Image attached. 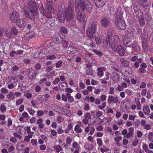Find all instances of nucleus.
Here are the masks:
<instances>
[{"label": "nucleus", "instance_id": "f257e3e1", "mask_svg": "<svg viewBox=\"0 0 153 153\" xmlns=\"http://www.w3.org/2000/svg\"><path fill=\"white\" fill-rule=\"evenodd\" d=\"M24 10L25 15L31 19H34L35 17L37 16L39 13L36 3L32 1L29 2L27 7H24Z\"/></svg>", "mask_w": 153, "mask_h": 153}, {"label": "nucleus", "instance_id": "f03ea898", "mask_svg": "<svg viewBox=\"0 0 153 153\" xmlns=\"http://www.w3.org/2000/svg\"><path fill=\"white\" fill-rule=\"evenodd\" d=\"M86 9L89 13L92 10V7L90 2L88 0H81L78 4L76 5L75 11L80 12L81 10L84 11Z\"/></svg>", "mask_w": 153, "mask_h": 153}, {"label": "nucleus", "instance_id": "7ed1b4c3", "mask_svg": "<svg viewBox=\"0 0 153 153\" xmlns=\"http://www.w3.org/2000/svg\"><path fill=\"white\" fill-rule=\"evenodd\" d=\"M51 3L50 1L48 2L46 4V7L45 10H44L43 5L42 3H40L38 5L40 13L44 16L46 17L50 18L52 17L51 13H53V10L51 6Z\"/></svg>", "mask_w": 153, "mask_h": 153}, {"label": "nucleus", "instance_id": "20e7f679", "mask_svg": "<svg viewBox=\"0 0 153 153\" xmlns=\"http://www.w3.org/2000/svg\"><path fill=\"white\" fill-rule=\"evenodd\" d=\"M111 32L108 31L107 33V44L111 46L112 49L116 47L120 42V40L117 35H115L112 39H111Z\"/></svg>", "mask_w": 153, "mask_h": 153}, {"label": "nucleus", "instance_id": "39448f33", "mask_svg": "<svg viewBox=\"0 0 153 153\" xmlns=\"http://www.w3.org/2000/svg\"><path fill=\"white\" fill-rule=\"evenodd\" d=\"M97 29V24L93 22L91 25L90 26L88 27L86 30L87 36L91 39H93L96 35Z\"/></svg>", "mask_w": 153, "mask_h": 153}, {"label": "nucleus", "instance_id": "423d86ee", "mask_svg": "<svg viewBox=\"0 0 153 153\" xmlns=\"http://www.w3.org/2000/svg\"><path fill=\"white\" fill-rule=\"evenodd\" d=\"M74 9L71 7H68L65 10L63 15L66 19L70 21L72 19L74 16Z\"/></svg>", "mask_w": 153, "mask_h": 153}, {"label": "nucleus", "instance_id": "0eeeda50", "mask_svg": "<svg viewBox=\"0 0 153 153\" xmlns=\"http://www.w3.org/2000/svg\"><path fill=\"white\" fill-rule=\"evenodd\" d=\"M129 101L128 99H125L122 100L120 105L121 110L124 112H127L129 110L128 105L126 103Z\"/></svg>", "mask_w": 153, "mask_h": 153}, {"label": "nucleus", "instance_id": "6e6552de", "mask_svg": "<svg viewBox=\"0 0 153 153\" xmlns=\"http://www.w3.org/2000/svg\"><path fill=\"white\" fill-rule=\"evenodd\" d=\"M112 50L116 52L120 56H124L125 54L124 48L121 45H119L116 48L115 47L112 48Z\"/></svg>", "mask_w": 153, "mask_h": 153}, {"label": "nucleus", "instance_id": "1a4fd4ad", "mask_svg": "<svg viewBox=\"0 0 153 153\" xmlns=\"http://www.w3.org/2000/svg\"><path fill=\"white\" fill-rule=\"evenodd\" d=\"M62 100L65 102L68 101L69 103L73 102L74 100V97L72 96L70 94L66 93L65 94H63L62 96Z\"/></svg>", "mask_w": 153, "mask_h": 153}, {"label": "nucleus", "instance_id": "9d476101", "mask_svg": "<svg viewBox=\"0 0 153 153\" xmlns=\"http://www.w3.org/2000/svg\"><path fill=\"white\" fill-rule=\"evenodd\" d=\"M10 20L12 22H16L20 18V15L16 11H13L10 16Z\"/></svg>", "mask_w": 153, "mask_h": 153}, {"label": "nucleus", "instance_id": "9b49d317", "mask_svg": "<svg viewBox=\"0 0 153 153\" xmlns=\"http://www.w3.org/2000/svg\"><path fill=\"white\" fill-rule=\"evenodd\" d=\"M127 36L131 39H134L136 37V32L135 29L130 28L127 31Z\"/></svg>", "mask_w": 153, "mask_h": 153}, {"label": "nucleus", "instance_id": "f8f14e48", "mask_svg": "<svg viewBox=\"0 0 153 153\" xmlns=\"http://www.w3.org/2000/svg\"><path fill=\"white\" fill-rule=\"evenodd\" d=\"M115 25L119 30H122L126 28V25L123 20L115 22Z\"/></svg>", "mask_w": 153, "mask_h": 153}, {"label": "nucleus", "instance_id": "ddd939ff", "mask_svg": "<svg viewBox=\"0 0 153 153\" xmlns=\"http://www.w3.org/2000/svg\"><path fill=\"white\" fill-rule=\"evenodd\" d=\"M107 102L108 104H110L112 102L114 103H119V98L117 96L114 97L112 95H109L107 99Z\"/></svg>", "mask_w": 153, "mask_h": 153}, {"label": "nucleus", "instance_id": "4468645a", "mask_svg": "<svg viewBox=\"0 0 153 153\" xmlns=\"http://www.w3.org/2000/svg\"><path fill=\"white\" fill-rule=\"evenodd\" d=\"M18 26L20 27H25L26 25L27 21L26 19H20L17 20L16 22Z\"/></svg>", "mask_w": 153, "mask_h": 153}, {"label": "nucleus", "instance_id": "2eb2a0df", "mask_svg": "<svg viewBox=\"0 0 153 153\" xmlns=\"http://www.w3.org/2000/svg\"><path fill=\"white\" fill-rule=\"evenodd\" d=\"M66 52L68 53L74 54L77 52L76 49L72 46H67L65 48V49Z\"/></svg>", "mask_w": 153, "mask_h": 153}, {"label": "nucleus", "instance_id": "dca6fc26", "mask_svg": "<svg viewBox=\"0 0 153 153\" xmlns=\"http://www.w3.org/2000/svg\"><path fill=\"white\" fill-rule=\"evenodd\" d=\"M106 68L103 67H100L97 68V75L99 78L102 77L104 75L103 71H105Z\"/></svg>", "mask_w": 153, "mask_h": 153}, {"label": "nucleus", "instance_id": "f3484780", "mask_svg": "<svg viewBox=\"0 0 153 153\" xmlns=\"http://www.w3.org/2000/svg\"><path fill=\"white\" fill-rule=\"evenodd\" d=\"M76 12L77 13V18L78 20L80 22H84L86 18L85 14L82 13L80 12Z\"/></svg>", "mask_w": 153, "mask_h": 153}, {"label": "nucleus", "instance_id": "a211bd4d", "mask_svg": "<svg viewBox=\"0 0 153 153\" xmlns=\"http://www.w3.org/2000/svg\"><path fill=\"white\" fill-rule=\"evenodd\" d=\"M38 74V73L36 72V71L31 69L29 71L28 76L30 79H33L36 77Z\"/></svg>", "mask_w": 153, "mask_h": 153}, {"label": "nucleus", "instance_id": "6ab92c4d", "mask_svg": "<svg viewBox=\"0 0 153 153\" xmlns=\"http://www.w3.org/2000/svg\"><path fill=\"white\" fill-rule=\"evenodd\" d=\"M131 39L127 36L126 37H123V43L124 45L127 47H130L129 45L131 42Z\"/></svg>", "mask_w": 153, "mask_h": 153}, {"label": "nucleus", "instance_id": "aec40b11", "mask_svg": "<svg viewBox=\"0 0 153 153\" xmlns=\"http://www.w3.org/2000/svg\"><path fill=\"white\" fill-rule=\"evenodd\" d=\"M96 6L98 7H103L105 4V0H94Z\"/></svg>", "mask_w": 153, "mask_h": 153}, {"label": "nucleus", "instance_id": "412c9836", "mask_svg": "<svg viewBox=\"0 0 153 153\" xmlns=\"http://www.w3.org/2000/svg\"><path fill=\"white\" fill-rule=\"evenodd\" d=\"M115 21H118L123 19V13L120 11H117L115 14Z\"/></svg>", "mask_w": 153, "mask_h": 153}, {"label": "nucleus", "instance_id": "4be33fe9", "mask_svg": "<svg viewBox=\"0 0 153 153\" xmlns=\"http://www.w3.org/2000/svg\"><path fill=\"white\" fill-rule=\"evenodd\" d=\"M101 22L102 25L105 27H107L109 24V22L106 18H103L102 19Z\"/></svg>", "mask_w": 153, "mask_h": 153}, {"label": "nucleus", "instance_id": "5701e85b", "mask_svg": "<svg viewBox=\"0 0 153 153\" xmlns=\"http://www.w3.org/2000/svg\"><path fill=\"white\" fill-rule=\"evenodd\" d=\"M137 2L139 4L143 7H147L149 4V1L147 0H137Z\"/></svg>", "mask_w": 153, "mask_h": 153}, {"label": "nucleus", "instance_id": "b1692460", "mask_svg": "<svg viewBox=\"0 0 153 153\" xmlns=\"http://www.w3.org/2000/svg\"><path fill=\"white\" fill-rule=\"evenodd\" d=\"M143 111L145 115H148L150 112V109L149 106L144 105L143 108Z\"/></svg>", "mask_w": 153, "mask_h": 153}, {"label": "nucleus", "instance_id": "393cba45", "mask_svg": "<svg viewBox=\"0 0 153 153\" xmlns=\"http://www.w3.org/2000/svg\"><path fill=\"white\" fill-rule=\"evenodd\" d=\"M142 45L143 49L146 51L147 49V42L146 39H142Z\"/></svg>", "mask_w": 153, "mask_h": 153}, {"label": "nucleus", "instance_id": "a878e982", "mask_svg": "<svg viewBox=\"0 0 153 153\" xmlns=\"http://www.w3.org/2000/svg\"><path fill=\"white\" fill-rule=\"evenodd\" d=\"M122 139V137L121 136H119L115 137L114 140L115 141L116 144L118 146H120V141Z\"/></svg>", "mask_w": 153, "mask_h": 153}, {"label": "nucleus", "instance_id": "bb28decb", "mask_svg": "<svg viewBox=\"0 0 153 153\" xmlns=\"http://www.w3.org/2000/svg\"><path fill=\"white\" fill-rule=\"evenodd\" d=\"M120 62L121 64L124 66L128 67L129 64L128 62L126 59L123 58H121L120 59Z\"/></svg>", "mask_w": 153, "mask_h": 153}, {"label": "nucleus", "instance_id": "cd10ccee", "mask_svg": "<svg viewBox=\"0 0 153 153\" xmlns=\"http://www.w3.org/2000/svg\"><path fill=\"white\" fill-rule=\"evenodd\" d=\"M58 18L60 22L61 23L65 21V18L63 14H62L60 12H59L57 14Z\"/></svg>", "mask_w": 153, "mask_h": 153}, {"label": "nucleus", "instance_id": "c85d7f7f", "mask_svg": "<svg viewBox=\"0 0 153 153\" xmlns=\"http://www.w3.org/2000/svg\"><path fill=\"white\" fill-rule=\"evenodd\" d=\"M94 146L92 144L86 143L84 146L85 149L88 151L92 150L94 148Z\"/></svg>", "mask_w": 153, "mask_h": 153}, {"label": "nucleus", "instance_id": "c756f323", "mask_svg": "<svg viewBox=\"0 0 153 153\" xmlns=\"http://www.w3.org/2000/svg\"><path fill=\"white\" fill-rule=\"evenodd\" d=\"M135 102L137 109L138 110H140L141 108V106L140 105L139 99L138 98H136L135 99Z\"/></svg>", "mask_w": 153, "mask_h": 153}, {"label": "nucleus", "instance_id": "7c9ffc66", "mask_svg": "<svg viewBox=\"0 0 153 153\" xmlns=\"http://www.w3.org/2000/svg\"><path fill=\"white\" fill-rule=\"evenodd\" d=\"M67 86V84L66 83L61 82L59 83V87L62 91H63L64 89L65 90Z\"/></svg>", "mask_w": 153, "mask_h": 153}, {"label": "nucleus", "instance_id": "2f4dec72", "mask_svg": "<svg viewBox=\"0 0 153 153\" xmlns=\"http://www.w3.org/2000/svg\"><path fill=\"white\" fill-rule=\"evenodd\" d=\"M7 81V83H8L10 82H12L14 83L16 82V78L15 77H8L6 79Z\"/></svg>", "mask_w": 153, "mask_h": 153}, {"label": "nucleus", "instance_id": "473e14b6", "mask_svg": "<svg viewBox=\"0 0 153 153\" xmlns=\"http://www.w3.org/2000/svg\"><path fill=\"white\" fill-rule=\"evenodd\" d=\"M75 131L78 133H80L82 131V130L80 128V126L78 125H76L74 127Z\"/></svg>", "mask_w": 153, "mask_h": 153}, {"label": "nucleus", "instance_id": "72a5a7b5", "mask_svg": "<svg viewBox=\"0 0 153 153\" xmlns=\"http://www.w3.org/2000/svg\"><path fill=\"white\" fill-rule=\"evenodd\" d=\"M130 45V47H132V49L134 50L135 51H137V48L138 47V46L135 41H134Z\"/></svg>", "mask_w": 153, "mask_h": 153}, {"label": "nucleus", "instance_id": "f704fd0d", "mask_svg": "<svg viewBox=\"0 0 153 153\" xmlns=\"http://www.w3.org/2000/svg\"><path fill=\"white\" fill-rule=\"evenodd\" d=\"M130 45V47H132V49L134 50L135 51H137V48L138 47V46L135 41H134Z\"/></svg>", "mask_w": 153, "mask_h": 153}, {"label": "nucleus", "instance_id": "c9c22d12", "mask_svg": "<svg viewBox=\"0 0 153 153\" xmlns=\"http://www.w3.org/2000/svg\"><path fill=\"white\" fill-rule=\"evenodd\" d=\"M113 80L114 81H118L120 78L119 75L117 73H114L113 74Z\"/></svg>", "mask_w": 153, "mask_h": 153}, {"label": "nucleus", "instance_id": "e433bc0d", "mask_svg": "<svg viewBox=\"0 0 153 153\" xmlns=\"http://www.w3.org/2000/svg\"><path fill=\"white\" fill-rule=\"evenodd\" d=\"M7 97L10 100H12L15 98V96L13 93L10 92L7 94Z\"/></svg>", "mask_w": 153, "mask_h": 153}, {"label": "nucleus", "instance_id": "4c0bfd02", "mask_svg": "<svg viewBox=\"0 0 153 153\" xmlns=\"http://www.w3.org/2000/svg\"><path fill=\"white\" fill-rule=\"evenodd\" d=\"M53 148L58 153L62 149L61 146L59 145L53 146Z\"/></svg>", "mask_w": 153, "mask_h": 153}, {"label": "nucleus", "instance_id": "58836bf2", "mask_svg": "<svg viewBox=\"0 0 153 153\" xmlns=\"http://www.w3.org/2000/svg\"><path fill=\"white\" fill-rule=\"evenodd\" d=\"M72 146L75 149H80V147L79 145L76 142L74 141L73 143L72 144Z\"/></svg>", "mask_w": 153, "mask_h": 153}, {"label": "nucleus", "instance_id": "ea45409f", "mask_svg": "<svg viewBox=\"0 0 153 153\" xmlns=\"http://www.w3.org/2000/svg\"><path fill=\"white\" fill-rule=\"evenodd\" d=\"M24 129V128L22 126H20L18 127L17 128V132L19 134H21L22 133V131Z\"/></svg>", "mask_w": 153, "mask_h": 153}, {"label": "nucleus", "instance_id": "a19ab883", "mask_svg": "<svg viewBox=\"0 0 153 153\" xmlns=\"http://www.w3.org/2000/svg\"><path fill=\"white\" fill-rule=\"evenodd\" d=\"M11 32L10 34L15 35L17 33L18 31L15 27H13L11 28Z\"/></svg>", "mask_w": 153, "mask_h": 153}, {"label": "nucleus", "instance_id": "79ce46f5", "mask_svg": "<svg viewBox=\"0 0 153 153\" xmlns=\"http://www.w3.org/2000/svg\"><path fill=\"white\" fill-rule=\"evenodd\" d=\"M95 40L97 44H100L101 43L102 41L101 37L100 36H97L95 38Z\"/></svg>", "mask_w": 153, "mask_h": 153}, {"label": "nucleus", "instance_id": "37998d69", "mask_svg": "<svg viewBox=\"0 0 153 153\" xmlns=\"http://www.w3.org/2000/svg\"><path fill=\"white\" fill-rule=\"evenodd\" d=\"M72 141V139L70 137H67L66 139V142L67 144L70 145Z\"/></svg>", "mask_w": 153, "mask_h": 153}, {"label": "nucleus", "instance_id": "c03bdc74", "mask_svg": "<svg viewBox=\"0 0 153 153\" xmlns=\"http://www.w3.org/2000/svg\"><path fill=\"white\" fill-rule=\"evenodd\" d=\"M57 108L59 110H60V111L63 112L65 113L66 112L67 115V113L68 114V112H69V111H68L67 110L64 109L63 108L61 107H60V106L58 107Z\"/></svg>", "mask_w": 153, "mask_h": 153}, {"label": "nucleus", "instance_id": "a18cd8bd", "mask_svg": "<svg viewBox=\"0 0 153 153\" xmlns=\"http://www.w3.org/2000/svg\"><path fill=\"white\" fill-rule=\"evenodd\" d=\"M60 31L65 34H67L68 33L67 29L63 27H61L60 29Z\"/></svg>", "mask_w": 153, "mask_h": 153}, {"label": "nucleus", "instance_id": "49530a36", "mask_svg": "<svg viewBox=\"0 0 153 153\" xmlns=\"http://www.w3.org/2000/svg\"><path fill=\"white\" fill-rule=\"evenodd\" d=\"M139 142V140L137 138H135L134 140L133 141L132 145L133 146H136L137 145Z\"/></svg>", "mask_w": 153, "mask_h": 153}, {"label": "nucleus", "instance_id": "de8ad7c7", "mask_svg": "<svg viewBox=\"0 0 153 153\" xmlns=\"http://www.w3.org/2000/svg\"><path fill=\"white\" fill-rule=\"evenodd\" d=\"M27 110L30 115L32 116L34 115L35 112V111L34 110H33L32 108H27Z\"/></svg>", "mask_w": 153, "mask_h": 153}, {"label": "nucleus", "instance_id": "09e8293b", "mask_svg": "<svg viewBox=\"0 0 153 153\" xmlns=\"http://www.w3.org/2000/svg\"><path fill=\"white\" fill-rule=\"evenodd\" d=\"M125 92L129 96H131L133 93L131 90L128 89H125Z\"/></svg>", "mask_w": 153, "mask_h": 153}, {"label": "nucleus", "instance_id": "8fccbe9b", "mask_svg": "<svg viewBox=\"0 0 153 153\" xmlns=\"http://www.w3.org/2000/svg\"><path fill=\"white\" fill-rule=\"evenodd\" d=\"M93 51L99 56H102V53L100 51L94 49L93 50Z\"/></svg>", "mask_w": 153, "mask_h": 153}, {"label": "nucleus", "instance_id": "3c124183", "mask_svg": "<svg viewBox=\"0 0 153 153\" xmlns=\"http://www.w3.org/2000/svg\"><path fill=\"white\" fill-rule=\"evenodd\" d=\"M136 117V116L135 115H133L132 114H130L128 116V119L130 120L134 121Z\"/></svg>", "mask_w": 153, "mask_h": 153}, {"label": "nucleus", "instance_id": "603ef678", "mask_svg": "<svg viewBox=\"0 0 153 153\" xmlns=\"http://www.w3.org/2000/svg\"><path fill=\"white\" fill-rule=\"evenodd\" d=\"M86 98L88 99L91 102H94L95 101V98L93 97L92 96L89 97V96H88L86 97Z\"/></svg>", "mask_w": 153, "mask_h": 153}, {"label": "nucleus", "instance_id": "864d4df0", "mask_svg": "<svg viewBox=\"0 0 153 153\" xmlns=\"http://www.w3.org/2000/svg\"><path fill=\"white\" fill-rule=\"evenodd\" d=\"M106 103L105 102H103L102 103V105H99L98 106V108L99 109H102L106 106Z\"/></svg>", "mask_w": 153, "mask_h": 153}, {"label": "nucleus", "instance_id": "5fc2aeb1", "mask_svg": "<svg viewBox=\"0 0 153 153\" xmlns=\"http://www.w3.org/2000/svg\"><path fill=\"white\" fill-rule=\"evenodd\" d=\"M14 77L16 82L18 81L19 80H22L24 78L23 76L20 75L16 76Z\"/></svg>", "mask_w": 153, "mask_h": 153}, {"label": "nucleus", "instance_id": "6e6d98bb", "mask_svg": "<svg viewBox=\"0 0 153 153\" xmlns=\"http://www.w3.org/2000/svg\"><path fill=\"white\" fill-rule=\"evenodd\" d=\"M138 19L139 23L140 25L143 26L144 25L145 22L143 20V18L141 17L139 18Z\"/></svg>", "mask_w": 153, "mask_h": 153}, {"label": "nucleus", "instance_id": "4d7b16f0", "mask_svg": "<svg viewBox=\"0 0 153 153\" xmlns=\"http://www.w3.org/2000/svg\"><path fill=\"white\" fill-rule=\"evenodd\" d=\"M100 99L101 101H104L106 100L107 96L105 95H102L100 96Z\"/></svg>", "mask_w": 153, "mask_h": 153}, {"label": "nucleus", "instance_id": "13d9d810", "mask_svg": "<svg viewBox=\"0 0 153 153\" xmlns=\"http://www.w3.org/2000/svg\"><path fill=\"white\" fill-rule=\"evenodd\" d=\"M8 90L5 88H3L0 90L1 92L3 94H5L8 93Z\"/></svg>", "mask_w": 153, "mask_h": 153}, {"label": "nucleus", "instance_id": "bf43d9fd", "mask_svg": "<svg viewBox=\"0 0 153 153\" xmlns=\"http://www.w3.org/2000/svg\"><path fill=\"white\" fill-rule=\"evenodd\" d=\"M68 7H71L72 8H74V1L73 0H70L69 2Z\"/></svg>", "mask_w": 153, "mask_h": 153}, {"label": "nucleus", "instance_id": "052dcab7", "mask_svg": "<svg viewBox=\"0 0 153 153\" xmlns=\"http://www.w3.org/2000/svg\"><path fill=\"white\" fill-rule=\"evenodd\" d=\"M23 101V99L22 98L19 99L17 100L16 102V105H19L22 104Z\"/></svg>", "mask_w": 153, "mask_h": 153}, {"label": "nucleus", "instance_id": "680f3d73", "mask_svg": "<svg viewBox=\"0 0 153 153\" xmlns=\"http://www.w3.org/2000/svg\"><path fill=\"white\" fill-rule=\"evenodd\" d=\"M105 130L106 131L111 133L112 132V130L111 127L109 126H107L105 127Z\"/></svg>", "mask_w": 153, "mask_h": 153}, {"label": "nucleus", "instance_id": "e2e57ef3", "mask_svg": "<svg viewBox=\"0 0 153 153\" xmlns=\"http://www.w3.org/2000/svg\"><path fill=\"white\" fill-rule=\"evenodd\" d=\"M56 58V56L54 55L51 56L48 55L46 57V59H53Z\"/></svg>", "mask_w": 153, "mask_h": 153}, {"label": "nucleus", "instance_id": "0e129e2a", "mask_svg": "<svg viewBox=\"0 0 153 153\" xmlns=\"http://www.w3.org/2000/svg\"><path fill=\"white\" fill-rule=\"evenodd\" d=\"M44 114V112L41 110H39L37 111V117L39 116H42Z\"/></svg>", "mask_w": 153, "mask_h": 153}, {"label": "nucleus", "instance_id": "69168bd1", "mask_svg": "<svg viewBox=\"0 0 153 153\" xmlns=\"http://www.w3.org/2000/svg\"><path fill=\"white\" fill-rule=\"evenodd\" d=\"M12 120L11 119L8 118L7 120V126L9 127L10 126L12 125Z\"/></svg>", "mask_w": 153, "mask_h": 153}, {"label": "nucleus", "instance_id": "338daca9", "mask_svg": "<svg viewBox=\"0 0 153 153\" xmlns=\"http://www.w3.org/2000/svg\"><path fill=\"white\" fill-rule=\"evenodd\" d=\"M60 81V79L59 78H55L54 80L53 81L52 83L54 85H56Z\"/></svg>", "mask_w": 153, "mask_h": 153}, {"label": "nucleus", "instance_id": "774afa93", "mask_svg": "<svg viewBox=\"0 0 153 153\" xmlns=\"http://www.w3.org/2000/svg\"><path fill=\"white\" fill-rule=\"evenodd\" d=\"M7 149L9 152H11L14 150L15 148L13 145H10L7 148Z\"/></svg>", "mask_w": 153, "mask_h": 153}]
</instances>
